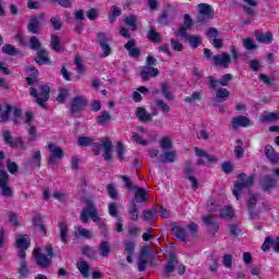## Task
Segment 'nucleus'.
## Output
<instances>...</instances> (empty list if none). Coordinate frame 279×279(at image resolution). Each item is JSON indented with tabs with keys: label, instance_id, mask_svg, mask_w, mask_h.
I'll list each match as a JSON object with an SVG mask.
<instances>
[{
	"label": "nucleus",
	"instance_id": "nucleus-14",
	"mask_svg": "<svg viewBox=\"0 0 279 279\" xmlns=\"http://www.w3.org/2000/svg\"><path fill=\"white\" fill-rule=\"evenodd\" d=\"M158 75H160V71L154 66H144L140 72V77H142L144 82H149L151 77H158Z\"/></svg>",
	"mask_w": 279,
	"mask_h": 279
},
{
	"label": "nucleus",
	"instance_id": "nucleus-58",
	"mask_svg": "<svg viewBox=\"0 0 279 279\" xmlns=\"http://www.w3.org/2000/svg\"><path fill=\"white\" fill-rule=\"evenodd\" d=\"M148 40L151 43H160V33L155 29H150L147 35Z\"/></svg>",
	"mask_w": 279,
	"mask_h": 279
},
{
	"label": "nucleus",
	"instance_id": "nucleus-7",
	"mask_svg": "<svg viewBox=\"0 0 279 279\" xmlns=\"http://www.w3.org/2000/svg\"><path fill=\"white\" fill-rule=\"evenodd\" d=\"M174 36H182V38L189 41L192 49H197L202 45V38L199 36L189 35V33L184 32V28L175 31Z\"/></svg>",
	"mask_w": 279,
	"mask_h": 279
},
{
	"label": "nucleus",
	"instance_id": "nucleus-26",
	"mask_svg": "<svg viewBox=\"0 0 279 279\" xmlns=\"http://www.w3.org/2000/svg\"><path fill=\"white\" fill-rule=\"evenodd\" d=\"M133 191L135 192L133 199L135 204H143L144 202H147V191H145V189L137 186Z\"/></svg>",
	"mask_w": 279,
	"mask_h": 279
},
{
	"label": "nucleus",
	"instance_id": "nucleus-2",
	"mask_svg": "<svg viewBox=\"0 0 279 279\" xmlns=\"http://www.w3.org/2000/svg\"><path fill=\"white\" fill-rule=\"evenodd\" d=\"M49 93H51V88L46 84L36 85L29 88V95L31 97H34L35 104L45 109H47V101H49Z\"/></svg>",
	"mask_w": 279,
	"mask_h": 279
},
{
	"label": "nucleus",
	"instance_id": "nucleus-15",
	"mask_svg": "<svg viewBox=\"0 0 279 279\" xmlns=\"http://www.w3.org/2000/svg\"><path fill=\"white\" fill-rule=\"evenodd\" d=\"M171 232H172L173 236L179 239V241H183V242L190 241V235L186 232V228H184L178 223L172 225Z\"/></svg>",
	"mask_w": 279,
	"mask_h": 279
},
{
	"label": "nucleus",
	"instance_id": "nucleus-40",
	"mask_svg": "<svg viewBox=\"0 0 279 279\" xmlns=\"http://www.w3.org/2000/svg\"><path fill=\"white\" fill-rule=\"evenodd\" d=\"M161 95L169 101H173L175 98L173 97V94H171L169 83H162L161 84Z\"/></svg>",
	"mask_w": 279,
	"mask_h": 279
},
{
	"label": "nucleus",
	"instance_id": "nucleus-63",
	"mask_svg": "<svg viewBox=\"0 0 279 279\" xmlns=\"http://www.w3.org/2000/svg\"><path fill=\"white\" fill-rule=\"evenodd\" d=\"M50 24L52 25L53 29H56V31L62 29V21H60L59 16H52L50 19Z\"/></svg>",
	"mask_w": 279,
	"mask_h": 279
},
{
	"label": "nucleus",
	"instance_id": "nucleus-20",
	"mask_svg": "<svg viewBox=\"0 0 279 279\" xmlns=\"http://www.w3.org/2000/svg\"><path fill=\"white\" fill-rule=\"evenodd\" d=\"M135 117L142 122V123H151L154 119H151V113H149L145 108L138 107L135 111Z\"/></svg>",
	"mask_w": 279,
	"mask_h": 279
},
{
	"label": "nucleus",
	"instance_id": "nucleus-12",
	"mask_svg": "<svg viewBox=\"0 0 279 279\" xmlns=\"http://www.w3.org/2000/svg\"><path fill=\"white\" fill-rule=\"evenodd\" d=\"M35 260L38 267H41V269H47L51 267V260L53 258L49 257L48 255H45V253H40V251L35 250Z\"/></svg>",
	"mask_w": 279,
	"mask_h": 279
},
{
	"label": "nucleus",
	"instance_id": "nucleus-48",
	"mask_svg": "<svg viewBox=\"0 0 279 279\" xmlns=\"http://www.w3.org/2000/svg\"><path fill=\"white\" fill-rule=\"evenodd\" d=\"M122 12L117 5L111 7V14H109L108 19L110 23H114L117 21V16H121Z\"/></svg>",
	"mask_w": 279,
	"mask_h": 279
},
{
	"label": "nucleus",
	"instance_id": "nucleus-5",
	"mask_svg": "<svg viewBox=\"0 0 279 279\" xmlns=\"http://www.w3.org/2000/svg\"><path fill=\"white\" fill-rule=\"evenodd\" d=\"M207 84L209 86V90H217L219 86H228L230 82H232L233 76L232 74H223L220 80L210 75L206 77Z\"/></svg>",
	"mask_w": 279,
	"mask_h": 279
},
{
	"label": "nucleus",
	"instance_id": "nucleus-13",
	"mask_svg": "<svg viewBox=\"0 0 279 279\" xmlns=\"http://www.w3.org/2000/svg\"><path fill=\"white\" fill-rule=\"evenodd\" d=\"M86 99L82 96L74 97L70 105V110L73 114H77V112H82L86 110Z\"/></svg>",
	"mask_w": 279,
	"mask_h": 279
},
{
	"label": "nucleus",
	"instance_id": "nucleus-33",
	"mask_svg": "<svg viewBox=\"0 0 279 279\" xmlns=\"http://www.w3.org/2000/svg\"><path fill=\"white\" fill-rule=\"evenodd\" d=\"M123 22L130 27L131 32L138 29V17L136 15H128Z\"/></svg>",
	"mask_w": 279,
	"mask_h": 279
},
{
	"label": "nucleus",
	"instance_id": "nucleus-11",
	"mask_svg": "<svg viewBox=\"0 0 279 279\" xmlns=\"http://www.w3.org/2000/svg\"><path fill=\"white\" fill-rule=\"evenodd\" d=\"M215 210L217 209H210V214L207 216H203L202 218L205 226L209 228L208 230L213 234V236H215V233L219 231V223L215 221V217L213 216V213H215Z\"/></svg>",
	"mask_w": 279,
	"mask_h": 279
},
{
	"label": "nucleus",
	"instance_id": "nucleus-44",
	"mask_svg": "<svg viewBox=\"0 0 279 279\" xmlns=\"http://www.w3.org/2000/svg\"><path fill=\"white\" fill-rule=\"evenodd\" d=\"M29 47L33 51H40V49H43V44L40 43L38 37L32 36L29 38Z\"/></svg>",
	"mask_w": 279,
	"mask_h": 279
},
{
	"label": "nucleus",
	"instance_id": "nucleus-46",
	"mask_svg": "<svg viewBox=\"0 0 279 279\" xmlns=\"http://www.w3.org/2000/svg\"><path fill=\"white\" fill-rule=\"evenodd\" d=\"M243 47L247 49V51H256L258 49V45L254 43V39L252 38H245L242 40Z\"/></svg>",
	"mask_w": 279,
	"mask_h": 279
},
{
	"label": "nucleus",
	"instance_id": "nucleus-34",
	"mask_svg": "<svg viewBox=\"0 0 279 279\" xmlns=\"http://www.w3.org/2000/svg\"><path fill=\"white\" fill-rule=\"evenodd\" d=\"M43 156L40 155L39 149H34L33 150V156L27 160L28 165H32L33 167H38L40 168V160Z\"/></svg>",
	"mask_w": 279,
	"mask_h": 279
},
{
	"label": "nucleus",
	"instance_id": "nucleus-21",
	"mask_svg": "<svg viewBox=\"0 0 279 279\" xmlns=\"http://www.w3.org/2000/svg\"><path fill=\"white\" fill-rule=\"evenodd\" d=\"M36 64L43 65V64H51V61L49 60V52H47V49L41 48L37 51V54L35 57Z\"/></svg>",
	"mask_w": 279,
	"mask_h": 279
},
{
	"label": "nucleus",
	"instance_id": "nucleus-37",
	"mask_svg": "<svg viewBox=\"0 0 279 279\" xmlns=\"http://www.w3.org/2000/svg\"><path fill=\"white\" fill-rule=\"evenodd\" d=\"M129 215L131 221H138V206L136 205V201H131V205L129 207Z\"/></svg>",
	"mask_w": 279,
	"mask_h": 279
},
{
	"label": "nucleus",
	"instance_id": "nucleus-53",
	"mask_svg": "<svg viewBox=\"0 0 279 279\" xmlns=\"http://www.w3.org/2000/svg\"><path fill=\"white\" fill-rule=\"evenodd\" d=\"M155 105L161 112H171V107H169L162 99H155Z\"/></svg>",
	"mask_w": 279,
	"mask_h": 279
},
{
	"label": "nucleus",
	"instance_id": "nucleus-18",
	"mask_svg": "<svg viewBox=\"0 0 279 279\" xmlns=\"http://www.w3.org/2000/svg\"><path fill=\"white\" fill-rule=\"evenodd\" d=\"M255 40L262 45H271V43H274V34L271 32L260 33L256 31Z\"/></svg>",
	"mask_w": 279,
	"mask_h": 279
},
{
	"label": "nucleus",
	"instance_id": "nucleus-59",
	"mask_svg": "<svg viewBox=\"0 0 279 279\" xmlns=\"http://www.w3.org/2000/svg\"><path fill=\"white\" fill-rule=\"evenodd\" d=\"M170 45H171V48L173 49V51H184V45H182L180 43V40H178V39L171 38Z\"/></svg>",
	"mask_w": 279,
	"mask_h": 279
},
{
	"label": "nucleus",
	"instance_id": "nucleus-41",
	"mask_svg": "<svg viewBox=\"0 0 279 279\" xmlns=\"http://www.w3.org/2000/svg\"><path fill=\"white\" fill-rule=\"evenodd\" d=\"M184 19V23L183 25H181L178 29V32H182V29H184L185 34L187 29H191V27H193V19H191V15L189 14H184L183 15Z\"/></svg>",
	"mask_w": 279,
	"mask_h": 279
},
{
	"label": "nucleus",
	"instance_id": "nucleus-17",
	"mask_svg": "<svg viewBox=\"0 0 279 279\" xmlns=\"http://www.w3.org/2000/svg\"><path fill=\"white\" fill-rule=\"evenodd\" d=\"M252 120L244 116H238L232 119V129L239 130V128H250Z\"/></svg>",
	"mask_w": 279,
	"mask_h": 279
},
{
	"label": "nucleus",
	"instance_id": "nucleus-38",
	"mask_svg": "<svg viewBox=\"0 0 279 279\" xmlns=\"http://www.w3.org/2000/svg\"><path fill=\"white\" fill-rule=\"evenodd\" d=\"M170 10L167 9L165 10L161 15L159 16V20H158V23L161 24L163 27L169 25V23L171 21H173V17H171L169 14H170Z\"/></svg>",
	"mask_w": 279,
	"mask_h": 279
},
{
	"label": "nucleus",
	"instance_id": "nucleus-29",
	"mask_svg": "<svg viewBox=\"0 0 279 279\" xmlns=\"http://www.w3.org/2000/svg\"><path fill=\"white\" fill-rule=\"evenodd\" d=\"M12 112V106L11 105H4V110L3 106L0 104V123H8L10 121V113Z\"/></svg>",
	"mask_w": 279,
	"mask_h": 279
},
{
	"label": "nucleus",
	"instance_id": "nucleus-54",
	"mask_svg": "<svg viewBox=\"0 0 279 279\" xmlns=\"http://www.w3.org/2000/svg\"><path fill=\"white\" fill-rule=\"evenodd\" d=\"M19 274L22 278H27L29 274V269L27 268V262L26 260H21L20 268H19Z\"/></svg>",
	"mask_w": 279,
	"mask_h": 279
},
{
	"label": "nucleus",
	"instance_id": "nucleus-47",
	"mask_svg": "<svg viewBox=\"0 0 279 279\" xmlns=\"http://www.w3.org/2000/svg\"><path fill=\"white\" fill-rule=\"evenodd\" d=\"M2 138L5 145H9V147H12L14 143V136H12V132H10L9 130L2 131Z\"/></svg>",
	"mask_w": 279,
	"mask_h": 279
},
{
	"label": "nucleus",
	"instance_id": "nucleus-27",
	"mask_svg": "<svg viewBox=\"0 0 279 279\" xmlns=\"http://www.w3.org/2000/svg\"><path fill=\"white\" fill-rule=\"evenodd\" d=\"M59 236L62 243H69V226L64 221L58 223Z\"/></svg>",
	"mask_w": 279,
	"mask_h": 279
},
{
	"label": "nucleus",
	"instance_id": "nucleus-3",
	"mask_svg": "<svg viewBox=\"0 0 279 279\" xmlns=\"http://www.w3.org/2000/svg\"><path fill=\"white\" fill-rule=\"evenodd\" d=\"M239 182H235L234 189H233V195L239 199L241 197V193L243 192V189H250V186H254V181L256 179L255 175L247 177L245 173H240L238 175Z\"/></svg>",
	"mask_w": 279,
	"mask_h": 279
},
{
	"label": "nucleus",
	"instance_id": "nucleus-61",
	"mask_svg": "<svg viewBox=\"0 0 279 279\" xmlns=\"http://www.w3.org/2000/svg\"><path fill=\"white\" fill-rule=\"evenodd\" d=\"M108 43H110V38L108 37V35H106V33H97V44L99 45V47Z\"/></svg>",
	"mask_w": 279,
	"mask_h": 279
},
{
	"label": "nucleus",
	"instance_id": "nucleus-19",
	"mask_svg": "<svg viewBox=\"0 0 279 279\" xmlns=\"http://www.w3.org/2000/svg\"><path fill=\"white\" fill-rule=\"evenodd\" d=\"M263 191L269 192L278 186V181L271 175H265L260 181Z\"/></svg>",
	"mask_w": 279,
	"mask_h": 279
},
{
	"label": "nucleus",
	"instance_id": "nucleus-36",
	"mask_svg": "<svg viewBox=\"0 0 279 279\" xmlns=\"http://www.w3.org/2000/svg\"><path fill=\"white\" fill-rule=\"evenodd\" d=\"M143 219L144 221H156V219H158V211L156 208L145 209L143 211Z\"/></svg>",
	"mask_w": 279,
	"mask_h": 279
},
{
	"label": "nucleus",
	"instance_id": "nucleus-23",
	"mask_svg": "<svg viewBox=\"0 0 279 279\" xmlns=\"http://www.w3.org/2000/svg\"><path fill=\"white\" fill-rule=\"evenodd\" d=\"M211 90H216L215 100L218 104H223V101H228V99H230V90H228V88L216 87V89H211Z\"/></svg>",
	"mask_w": 279,
	"mask_h": 279
},
{
	"label": "nucleus",
	"instance_id": "nucleus-31",
	"mask_svg": "<svg viewBox=\"0 0 279 279\" xmlns=\"http://www.w3.org/2000/svg\"><path fill=\"white\" fill-rule=\"evenodd\" d=\"M278 120L279 113L276 112H264L259 118L260 123H274Z\"/></svg>",
	"mask_w": 279,
	"mask_h": 279
},
{
	"label": "nucleus",
	"instance_id": "nucleus-1",
	"mask_svg": "<svg viewBox=\"0 0 279 279\" xmlns=\"http://www.w3.org/2000/svg\"><path fill=\"white\" fill-rule=\"evenodd\" d=\"M77 145L80 147H93L94 156H99L101 150L104 151L102 157L106 162L112 160V141L109 137H104L100 140V143L95 142V138L90 136H80L77 138Z\"/></svg>",
	"mask_w": 279,
	"mask_h": 279
},
{
	"label": "nucleus",
	"instance_id": "nucleus-39",
	"mask_svg": "<svg viewBox=\"0 0 279 279\" xmlns=\"http://www.w3.org/2000/svg\"><path fill=\"white\" fill-rule=\"evenodd\" d=\"M74 64L76 66V71L77 73H80L81 75H86V66L84 65V61L82 60V57L76 56L74 58Z\"/></svg>",
	"mask_w": 279,
	"mask_h": 279
},
{
	"label": "nucleus",
	"instance_id": "nucleus-10",
	"mask_svg": "<svg viewBox=\"0 0 279 279\" xmlns=\"http://www.w3.org/2000/svg\"><path fill=\"white\" fill-rule=\"evenodd\" d=\"M211 62L215 66H221L222 69H229L230 62H232V58L230 54L223 52L222 54H217L211 57Z\"/></svg>",
	"mask_w": 279,
	"mask_h": 279
},
{
	"label": "nucleus",
	"instance_id": "nucleus-45",
	"mask_svg": "<svg viewBox=\"0 0 279 279\" xmlns=\"http://www.w3.org/2000/svg\"><path fill=\"white\" fill-rule=\"evenodd\" d=\"M108 210H109L110 217H114L116 219H118V221H122L121 217L119 216V207H118L117 203L109 204Z\"/></svg>",
	"mask_w": 279,
	"mask_h": 279
},
{
	"label": "nucleus",
	"instance_id": "nucleus-16",
	"mask_svg": "<svg viewBox=\"0 0 279 279\" xmlns=\"http://www.w3.org/2000/svg\"><path fill=\"white\" fill-rule=\"evenodd\" d=\"M258 203V194H253L247 201V210L251 219H256L258 213L256 211V204Z\"/></svg>",
	"mask_w": 279,
	"mask_h": 279
},
{
	"label": "nucleus",
	"instance_id": "nucleus-8",
	"mask_svg": "<svg viewBox=\"0 0 279 279\" xmlns=\"http://www.w3.org/2000/svg\"><path fill=\"white\" fill-rule=\"evenodd\" d=\"M45 20V13L31 17L27 29L31 34H40V25Z\"/></svg>",
	"mask_w": 279,
	"mask_h": 279
},
{
	"label": "nucleus",
	"instance_id": "nucleus-28",
	"mask_svg": "<svg viewBox=\"0 0 279 279\" xmlns=\"http://www.w3.org/2000/svg\"><path fill=\"white\" fill-rule=\"evenodd\" d=\"M98 250H99V254L102 258H108V256H110V254L112 252V246H111L110 242L102 241V242H100Z\"/></svg>",
	"mask_w": 279,
	"mask_h": 279
},
{
	"label": "nucleus",
	"instance_id": "nucleus-9",
	"mask_svg": "<svg viewBox=\"0 0 279 279\" xmlns=\"http://www.w3.org/2000/svg\"><path fill=\"white\" fill-rule=\"evenodd\" d=\"M198 23H204L208 19H213V7L207 3H199L198 4Z\"/></svg>",
	"mask_w": 279,
	"mask_h": 279
},
{
	"label": "nucleus",
	"instance_id": "nucleus-25",
	"mask_svg": "<svg viewBox=\"0 0 279 279\" xmlns=\"http://www.w3.org/2000/svg\"><path fill=\"white\" fill-rule=\"evenodd\" d=\"M265 156H266V158H268V160L272 165H278V162H279V155H278V153H276V149H274V146L267 145L265 147Z\"/></svg>",
	"mask_w": 279,
	"mask_h": 279
},
{
	"label": "nucleus",
	"instance_id": "nucleus-51",
	"mask_svg": "<svg viewBox=\"0 0 279 279\" xmlns=\"http://www.w3.org/2000/svg\"><path fill=\"white\" fill-rule=\"evenodd\" d=\"M175 151H166L163 156H161V162H175Z\"/></svg>",
	"mask_w": 279,
	"mask_h": 279
},
{
	"label": "nucleus",
	"instance_id": "nucleus-32",
	"mask_svg": "<svg viewBox=\"0 0 279 279\" xmlns=\"http://www.w3.org/2000/svg\"><path fill=\"white\" fill-rule=\"evenodd\" d=\"M110 121H112V114H110V111H102L100 116H98L96 119L97 125H102V126L108 125Z\"/></svg>",
	"mask_w": 279,
	"mask_h": 279
},
{
	"label": "nucleus",
	"instance_id": "nucleus-49",
	"mask_svg": "<svg viewBox=\"0 0 279 279\" xmlns=\"http://www.w3.org/2000/svg\"><path fill=\"white\" fill-rule=\"evenodd\" d=\"M185 104H193L194 101H202V92H194L191 96L184 98Z\"/></svg>",
	"mask_w": 279,
	"mask_h": 279
},
{
	"label": "nucleus",
	"instance_id": "nucleus-6",
	"mask_svg": "<svg viewBox=\"0 0 279 279\" xmlns=\"http://www.w3.org/2000/svg\"><path fill=\"white\" fill-rule=\"evenodd\" d=\"M8 182H10V174L4 169H0V190L2 197H12L14 195L12 187L8 186Z\"/></svg>",
	"mask_w": 279,
	"mask_h": 279
},
{
	"label": "nucleus",
	"instance_id": "nucleus-50",
	"mask_svg": "<svg viewBox=\"0 0 279 279\" xmlns=\"http://www.w3.org/2000/svg\"><path fill=\"white\" fill-rule=\"evenodd\" d=\"M220 217L222 219H232V217H234V210L232 209V207H223L220 210Z\"/></svg>",
	"mask_w": 279,
	"mask_h": 279
},
{
	"label": "nucleus",
	"instance_id": "nucleus-35",
	"mask_svg": "<svg viewBox=\"0 0 279 279\" xmlns=\"http://www.w3.org/2000/svg\"><path fill=\"white\" fill-rule=\"evenodd\" d=\"M74 236L76 239H92L93 238V231L88 229H84L82 227H77L76 231L74 233Z\"/></svg>",
	"mask_w": 279,
	"mask_h": 279
},
{
	"label": "nucleus",
	"instance_id": "nucleus-55",
	"mask_svg": "<svg viewBox=\"0 0 279 279\" xmlns=\"http://www.w3.org/2000/svg\"><path fill=\"white\" fill-rule=\"evenodd\" d=\"M107 192L111 199H119V191H117V187H114V184H108Z\"/></svg>",
	"mask_w": 279,
	"mask_h": 279
},
{
	"label": "nucleus",
	"instance_id": "nucleus-30",
	"mask_svg": "<svg viewBox=\"0 0 279 279\" xmlns=\"http://www.w3.org/2000/svg\"><path fill=\"white\" fill-rule=\"evenodd\" d=\"M48 149L50 151V156H53L58 160H62V158H64V150H62V148L58 147L56 144H48Z\"/></svg>",
	"mask_w": 279,
	"mask_h": 279
},
{
	"label": "nucleus",
	"instance_id": "nucleus-24",
	"mask_svg": "<svg viewBox=\"0 0 279 279\" xmlns=\"http://www.w3.org/2000/svg\"><path fill=\"white\" fill-rule=\"evenodd\" d=\"M175 265H178V257L175 254L171 253L169 260L165 267V276L169 278V274H173L175 271Z\"/></svg>",
	"mask_w": 279,
	"mask_h": 279
},
{
	"label": "nucleus",
	"instance_id": "nucleus-4",
	"mask_svg": "<svg viewBox=\"0 0 279 279\" xmlns=\"http://www.w3.org/2000/svg\"><path fill=\"white\" fill-rule=\"evenodd\" d=\"M86 206L83 208V211L81 214V221L83 223H88V216L93 221H99V215L97 214V207L95 206V203L93 201H86Z\"/></svg>",
	"mask_w": 279,
	"mask_h": 279
},
{
	"label": "nucleus",
	"instance_id": "nucleus-56",
	"mask_svg": "<svg viewBox=\"0 0 279 279\" xmlns=\"http://www.w3.org/2000/svg\"><path fill=\"white\" fill-rule=\"evenodd\" d=\"M187 228L190 230V235H189L190 240L197 239V232L199 230V227L197 226V223L191 222Z\"/></svg>",
	"mask_w": 279,
	"mask_h": 279
},
{
	"label": "nucleus",
	"instance_id": "nucleus-52",
	"mask_svg": "<svg viewBox=\"0 0 279 279\" xmlns=\"http://www.w3.org/2000/svg\"><path fill=\"white\" fill-rule=\"evenodd\" d=\"M11 147H15V149H22L25 151L27 149V146H25V142L23 141V137H14L13 144Z\"/></svg>",
	"mask_w": 279,
	"mask_h": 279
},
{
	"label": "nucleus",
	"instance_id": "nucleus-64",
	"mask_svg": "<svg viewBox=\"0 0 279 279\" xmlns=\"http://www.w3.org/2000/svg\"><path fill=\"white\" fill-rule=\"evenodd\" d=\"M82 254H84L85 256H87V258H95V248L90 247V246H84L82 248Z\"/></svg>",
	"mask_w": 279,
	"mask_h": 279
},
{
	"label": "nucleus",
	"instance_id": "nucleus-42",
	"mask_svg": "<svg viewBox=\"0 0 279 279\" xmlns=\"http://www.w3.org/2000/svg\"><path fill=\"white\" fill-rule=\"evenodd\" d=\"M77 269L80 270V272L84 278H88V271L90 269V266L88 265V263H86V260L78 262Z\"/></svg>",
	"mask_w": 279,
	"mask_h": 279
},
{
	"label": "nucleus",
	"instance_id": "nucleus-57",
	"mask_svg": "<svg viewBox=\"0 0 279 279\" xmlns=\"http://www.w3.org/2000/svg\"><path fill=\"white\" fill-rule=\"evenodd\" d=\"M194 171H195V168L193 167V161L191 160L185 161V168L183 170L185 178H189V175H193Z\"/></svg>",
	"mask_w": 279,
	"mask_h": 279
},
{
	"label": "nucleus",
	"instance_id": "nucleus-60",
	"mask_svg": "<svg viewBox=\"0 0 279 279\" xmlns=\"http://www.w3.org/2000/svg\"><path fill=\"white\" fill-rule=\"evenodd\" d=\"M66 97H69V88H61L57 96V101L59 104H64V99H66Z\"/></svg>",
	"mask_w": 279,
	"mask_h": 279
},
{
	"label": "nucleus",
	"instance_id": "nucleus-62",
	"mask_svg": "<svg viewBox=\"0 0 279 279\" xmlns=\"http://www.w3.org/2000/svg\"><path fill=\"white\" fill-rule=\"evenodd\" d=\"M16 247H20L22 250H27V247H29V240H27L26 238H19L16 239Z\"/></svg>",
	"mask_w": 279,
	"mask_h": 279
},
{
	"label": "nucleus",
	"instance_id": "nucleus-22",
	"mask_svg": "<svg viewBox=\"0 0 279 279\" xmlns=\"http://www.w3.org/2000/svg\"><path fill=\"white\" fill-rule=\"evenodd\" d=\"M124 48L129 51V56L131 58H140L141 57V49L136 48V40L130 39L125 45Z\"/></svg>",
	"mask_w": 279,
	"mask_h": 279
},
{
	"label": "nucleus",
	"instance_id": "nucleus-43",
	"mask_svg": "<svg viewBox=\"0 0 279 279\" xmlns=\"http://www.w3.org/2000/svg\"><path fill=\"white\" fill-rule=\"evenodd\" d=\"M50 47L53 51H62V46L60 45V37L58 35H51Z\"/></svg>",
	"mask_w": 279,
	"mask_h": 279
}]
</instances>
